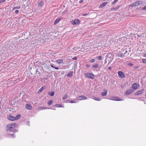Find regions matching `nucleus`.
<instances>
[{"label":"nucleus","mask_w":146,"mask_h":146,"mask_svg":"<svg viewBox=\"0 0 146 146\" xmlns=\"http://www.w3.org/2000/svg\"><path fill=\"white\" fill-rule=\"evenodd\" d=\"M16 125V123H11L8 125L6 127L7 131V132L12 131L15 132H17V130L14 129Z\"/></svg>","instance_id":"f257e3e1"},{"label":"nucleus","mask_w":146,"mask_h":146,"mask_svg":"<svg viewBox=\"0 0 146 146\" xmlns=\"http://www.w3.org/2000/svg\"><path fill=\"white\" fill-rule=\"evenodd\" d=\"M84 75L85 77L92 79H94L95 77L94 75L93 74L91 73H86L84 74Z\"/></svg>","instance_id":"f03ea898"},{"label":"nucleus","mask_w":146,"mask_h":146,"mask_svg":"<svg viewBox=\"0 0 146 146\" xmlns=\"http://www.w3.org/2000/svg\"><path fill=\"white\" fill-rule=\"evenodd\" d=\"M142 1H141L135 2L132 4H131V5L133 6H139L142 4Z\"/></svg>","instance_id":"7ed1b4c3"},{"label":"nucleus","mask_w":146,"mask_h":146,"mask_svg":"<svg viewBox=\"0 0 146 146\" xmlns=\"http://www.w3.org/2000/svg\"><path fill=\"white\" fill-rule=\"evenodd\" d=\"M80 21L78 19H75L71 21L73 25H77L79 23Z\"/></svg>","instance_id":"20e7f679"},{"label":"nucleus","mask_w":146,"mask_h":146,"mask_svg":"<svg viewBox=\"0 0 146 146\" xmlns=\"http://www.w3.org/2000/svg\"><path fill=\"white\" fill-rule=\"evenodd\" d=\"M133 91V90L132 89H128L125 92V95L128 96L130 94L132 93Z\"/></svg>","instance_id":"39448f33"},{"label":"nucleus","mask_w":146,"mask_h":146,"mask_svg":"<svg viewBox=\"0 0 146 146\" xmlns=\"http://www.w3.org/2000/svg\"><path fill=\"white\" fill-rule=\"evenodd\" d=\"M118 74L119 76L121 78H123L125 77V76L123 72L121 71L118 72Z\"/></svg>","instance_id":"423d86ee"},{"label":"nucleus","mask_w":146,"mask_h":146,"mask_svg":"<svg viewBox=\"0 0 146 146\" xmlns=\"http://www.w3.org/2000/svg\"><path fill=\"white\" fill-rule=\"evenodd\" d=\"M111 100L114 101H120L123 100L122 99H119L118 97H116L114 96L111 97Z\"/></svg>","instance_id":"0eeeda50"},{"label":"nucleus","mask_w":146,"mask_h":146,"mask_svg":"<svg viewBox=\"0 0 146 146\" xmlns=\"http://www.w3.org/2000/svg\"><path fill=\"white\" fill-rule=\"evenodd\" d=\"M87 99V98L84 96H80L77 98V99L79 100H86Z\"/></svg>","instance_id":"6e6552de"},{"label":"nucleus","mask_w":146,"mask_h":146,"mask_svg":"<svg viewBox=\"0 0 146 146\" xmlns=\"http://www.w3.org/2000/svg\"><path fill=\"white\" fill-rule=\"evenodd\" d=\"M138 84L136 83L133 84L132 86V88L135 90L137 88Z\"/></svg>","instance_id":"1a4fd4ad"},{"label":"nucleus","mask_w":146,"mask_h":146,"mask_svg":"<svg viewBox=\"0 0 146 146\" xmlns=\"http://www.w3.org/2000/svg\"><path fill=\"white\" fill-rule=\"evenodd\" d=\"M108 3V2L107 1L103 3L99 7V8H102L104 7L106 4H107Z\"/></svg>","instance_id":"9d476101"},{"label":"nucleus","mask_w":146,"mask_h":146,"mask_svg":"<svg viewBox=\"0 0 146 146\" xmlns=\"http://www.w3.org/2000/svg\"><path fill=\"white\" fill-rule=\"evenodd\" d=\"M144 89H143L141 90L138 91L137 92H136L135 93V95H140L143 93V91H144Z\"/></svg>","instance_id":"9b49d317"},{"label":"nucleus","mask_w":146,"mask_h":146,"mask_svg":"<svg viewBox=\"0 0 146 146\" xmlns=\"http://www.w3.org/2000/svg\"><path fill=\"white\" fill-rule=\"evenodd\" d=\"M25 106L26 109L29 110H31L32 108V107L28 104H27Z\"/></svg>","instance_id":"f8f14e48"},{"label":"nucleus","mask_w":146,"mask_h":146,"mask_svg":"<svg viewBox=\"0 0 146 146\" xmlns=\"http://www.w3.org/2000/svg\"><path fill=\"white\" fill-rule=\"evenodd\" d=\"M104 92H102L101 93V95L103 96H106L107 93V91L106 90L104 89Z\"/></svg>","instance_id":"ddd939ff"},{"label":"nucleus","mask_w":146,"mask_h":146,"mask_svg":"<svg viewBox=\"0 0 146 146\" xmlns=\"http://www.w3.org/2000/svg\"><path fill=\"white\" fill-rule=\"evenodd\" d=\"M15 118V117H14L11 115H9L8 118V119L9 120L12 121L15 120V119H14Z\"/></svg>","instance_id":"4468645a"},{"label":"nucleus","mask_w":146,"mask_h":146,"mask_svg":"<svg viewBox=\"0 0 146 146\" xmlns=\"http://www.w3.org/2000/svg\"><path fill=\"white\" fill-rule=\"evenodd\" d=\"M73 72H70L69 74H67V76L69 78H70L72 77L73 76Z\"/></svg>","instance_id":"2eb2a0df"},{"label":"nucleus","mask_w":146,"mask_h":146,"mask_svg":"<svg viewBox=\"0 0 146 146\" xmlns=\"http://www.w3.org/2000/svg\"><path fill=\"white\" fill-rule=\"evenodd\" d=\"M120 5L119 6H118L117 7H112L111 8V10L112 11H114L115 10V11H116V10H117L118 9H119L120 7Z\"/></svg>","instance_id":"dca6fc26"},{"label":"nucleus","mask_w":146,"mask_h":146,"mask_svg":"<svg viewBox=\"0 0 146 146\" xmlns=\"http://www.w3.org/2000/svg\"><path fill=\"white\" fill-rule=\"evenodd\" d=\"M54 106L56 107H64V105L62 104H56Z\"/></svg>","instance_id":"f3484780"},{"label":"nucleus","mask_w":146,"mask_h":146,"mask_svg":"<svg viewBox=\"0 0 146 146\" xmlns=\"http://www.w3.org/2000/svg\"><path fill=\"white\" fill-rule=\"evenodd\" d=\"M21 117V115L20 114H18L15 117V120H17Z\"/></svg>","instance_id":"a211bd4d"},{"label":"nucleus","mask_w":146,"mask_h":146,"mask_svg":"<svg viewBox=\"0 0 146 146\" xmlns=\"http://www.w3.org/2000/svg\"><path fill=\"white\" fill-rule=\"evenodd\" d=\"M45 88V87L42 86L38 91V93L41 92Z\"/></svg>","instance_id":"6ab92c4d"},{"label":"nucleus","mask_w":146,"mask_h":146,"mask_svg":"<svg viewBox=\"0 0 146 146\" xmlns=\"http://www.w3.org/2000/svg\"><path fill=\"white\" fill-rule=\"evenodd\" d=\"M56 62L58 63H61L63 62V60L62 59H58L56 60Z\"/></svg>","instance_id":"aec40b11"},{"label":"nucleus","mask_w":146,"mask_h":146,"mask_svg":"<svg viewBox=\"0 0 146 146\" xmlns=\"http://www.w3.org/2000/svg\"><path fill=\"white\" fill-rule=\"evenodd\" d=\"M60 19L59 18H57L56 20L54 21V24L55 25L57 24L60 21Z\"/></svg>","instance_id":"412c9836"},{"label":"nucleus","mask_w":146,"mask_h":146,"mask_svg":"<svg viewBox=\"0 0 146 146\" xmlns=\"http://www.w3.org/2000/svg\"><path fill=\"white\" fill-rule=\"evenodd\" d=\"M93 99L96 100L98 101H100L101 100V99L98 98H96V97H93Z\"/></svg>","instance_id":"4be33fe9"},{"label":"nucleus","mask_w":146,"mask_h":146,"mask_svg":"<svg viewBox=\"0 0 146 146\" xmlns=\"http://www.w3.org/2000/svg\"><path fill=\"white\" fill-rule=\"evenodd\" d=\"M66 102L70 103H76V102L72 100H68L66 101Z\"/></svg>","instance_id":"5701e85b"},{"label":"nucleus","mask_w":146,"mask_h":146,"mask_svg":"<svg viewBox=\"0 0 146 146\" xmlns=\"http://www.w3.org/2000/svg\"><path fill=\"white\" fill-rule=\"evenodd\" d=\"M68 97V95L67 94H66L64 95V96L62 98V99L63 100H66Z\"/></svg>","instance_id":"b1692460"},{"label":"nucleus","mask_w":146,"mask_h":146,"mask_svg":"<svg viewBox=\"0 0 146 146\" xmlns=\"http://www.w3.org/2000/svg\"><path fill=\"white\" fill-rule=\"evenodd\" d=\"M50 66L54 68L56 70H58L59 69V67H54L53 64H50Z\"/></svg>","instance_id":"393cba45"},{"label":"nucleus","mask_w":146,"mask_h":146,"mask_svg":"<svg viewBox=\"0 0 146 146\" xmlns=\"http://www.w3.org/2000/svg\"><path fill=\"white\" fill-rule=\"evenodd\" d=\"M53 102V101L52 100H49L48 102V106H49L50 105H51Z\"/></svg>","instance_id":"a878e982"},{"label":"nucleus","mask_w":146,"mask_h":146,"mask_svg":"<svg viewBox=\"0 0 146 146\" xmlns=\"http://www.w3.org/2000/svg\"><path fill=\"white\" fill-rule=\"evenodd\" d=\"M99 65L98 64H95L92 66V67L95 68H97L98 67Z\"/></svg>","instance_id":"bb28decb"},{"label":"nucleus","mask_w":146,"mask_h":146,"mask_svg":"<svg viewBox=\"0 0 146 146\" xmlns=\"http://www.w3.org/2000/svg\"><path fill=\"white\" fill-rule=\"evenodd\" d=\"M43 3L42 1H41L39 3V6H42L43 5Z\"/></svg>","instance_id":"cd10ccee"},{"label":"nucleus","mask_w":146,"mask_h":146,"mask_svg":"<svg viewBox=\"0 0 146 146\" xmlns=\"http://www.w3.org/2000/svg\"><path fill=\"white\" fill-rule=\"evenodd\" d=\"M123 52H124V54L125 55V56H127L129 54V53H128L127 54H126L128 52V51L127 50H123Z\"/></svg>","instance_id":"c85d7f7f"},{"label":"nucleus","mask_w":146,"mask_h":146,"mask_svg":"<svg viewBox=\"0 0 146 146\" xmlns=\"http://www.w3.org/2000/svg\"><path fill=\"white\" fill-rule=\"evenodd\" d=\"M48 94L50 96H53L54 94V92H52L50 93H48Z\"/></svg>","instance_id":"c756f323"},{"label":"nucleus","mask_w":146,"mask_h":146,"mask_svg":"<svg viewBox=\"0 0 146 146\" xmlns=\"http://www.w3.org/2000/svg\"><path fill=\"white\" fill-rule=\"evenodd\" d=\"M95 59H92L90 60L89 61V62H90V63H93V62H95Z\"/></svg>","instance_id":"7c9ffc66"},{"label":"nucleus","mask_w":146,"mask_h":146,"mask_svg":"<svg viewBox=\"0 0 146 146\" xmlns=\"http://www.w3.org/2000/svg\"><path fill=\"white\" fill-rule=\"evenodd\" d=\"M118 0H115L114 1H113V2L112 3V5H114L115 4L116 2H117V1Z\"/></svg>","instance_id":"2f4dec72"},{"label":"nucleus","mask_w":146,"mask_h":146,"mask_svg":"<svg viewBox=\"0 0 146 146\" xmlns=\"http://www.w3.org/2000/svg\"><path fill=\"white\" fill-rule=\"evenodd\" d=\"M143 62L145 64L146 63V59H143L142 60Z\"/></svg>","instance_id":"473e14b6"},{"label":"nucleus","mask_w":146,"mask_h":146,"mask_svg":"<svg viewBox=\"0 0 146 146\" xmlns=\"http://www.w3.org/2000/svg\"><path fill=\"white\" fill-rule=\"evenodd\" d=\"M40 109L41 110L45 109L46 108V107H40Z\"/></svg>","instance_id":"72a5a7b5"},{"label":"nucleus","mask_w":146,"mask_h":146,"mask_svg":"<svg viewBox=\"0 0 146 146\" xmlns=\"http://www.w3.org/2000/svg\"><path fill=\"white\" fill-rule=\"evenodd\" d=\"M6 1V0H0V3L4 2Z\"/></svg>","instance_id":"f704fd0d"},{"label":"nucleus","mask_w":146,"mask_h":146,"mask_svg":"<svg viewBox=\"0 0 146 146\" xmlns=\"http://www.w3.org/2000/svg\"><path fill=\"white\" fill-rule=\"evenodd\" d=\"M98 58L99 60H101L102 59V57L101 56H98Z\"/></svg>","instance_id":"c9c22d12"},{"label":"nucleus","mask_w":146,"mask_h":146,"mask_svg":"<svg viewBox=\"0 0 146 146\" xmlns=\"http://www.w3.org/2000/svg\"><path fill=\"white\" fill-rule=\"evenodd\" d=\"M36 74H39V75H40V72H39L38 71V70L37 69V70H36Z\"/></svg>","instance_id":"e433bc0d"},{"label":"nucleus","mask_w":146,"mask_h":146,"mask_svg":"<svg viewBox=\"0 0 146 146\" xmlns=\"http://www.w3.org/2000/svg\"><path fill=\"white\" fill-rule=\"evenodd\" d=\"M15 13H16V14H18L19 13V11L18 10H16L15 11Z\"/></svg>","instance_id":"4c0bfd02"},{"label":"nucleus","mask_w":146,"mask_h":146,"mask_svg":"<svg viewBox=\"0 0 146 146\" xmlns=\"http://www.w3.org/2000/svg\"><path fill=\"white\" fill-rule=\"evenodd\" d=\"M125 56V55L123 54H121V56L122 57H124Z\"/></svg>","instance_id":"58836bf2"},{"label":"nucleus","mask_w":146,"mask_h":146,"mask_svg":"<svg viewBox=\"0 0 146 146\" xmlns=\"http://www.w3.org/2000/svg\"><path fill=\"white\" fill-rule=\"evenodd\" d=\"M11 136L13 138H15V136L14 134H11Z\"/></svg>","instance_id":"ea45409f"},{"label":"nucleus","mask_w":146,"mask_h":146,"mask_svg":"<svg viewBox=\"0 0 146 146\" xmlns=\"http://www.w3.org/2000/svg\"><path fill=\"white\" fill-rule=\"evenodd\" d=\"M20 7H21L20 6H18L17 7H15V8L16 9H19Z\"/></svg>","instance_id":"a19ab883"},{"label":"nucleus","mask_w":146,"mask_h":146,"mask_svg":"<svg viewBox=\"0 0 146 146\" xmlns=\"http://www.w3.org/2000/svg\"><path fill=\"white\" fill-rule=\"evenodd\" d=\"M142 9L146 10V6H145L144 7L142 8Z\"/></svg>","instance_id":"79ce46f5"},{"label":"nucleus","mask_w":146,"mask_h":146,"mask_svg":"<svg viewBox=\"0 0 146 146\" xmlns=\"http://www.w3.org/2000/svg\"><path fill=\"white\" fill-rule=\"evenodd\" d=\"M88 15V14L87 13L85 14H82V15L83 16H86V15Z\"/></svg>","instance_id":"37998d69"},{"label":"nucleus","mask_w":146,"mask_h":146,"mask_svg":"<svg viewBox=\"0 0 146 146\" xmlns=\"http://www.w3.org/2000/svg\"><path fill=\"white\" fill-rule=\"evenodd\" d=\"M86 66L87 67V68H89L90 67V65H89V64H86Z\"/></svg>","instance_id":"c03bdc74"},{"label":"nucleus","mask_w":146,"mask_h":146,"mask_svg":"<svg viewBox=\"0 0 146 146\" xmlns=\"http://www.w3.org/2000/svg\"><path fill=\"white\" fill-rule=\"evenodd\" d=\"M27 124L28 125V126H29L30 125V122L29 121H27Z\"/></svg>","instance_id":"a18cd8bd"},{"label":"nucleus","mask_w":146,"mask_h":146,"mask_svg":"<svg viewBox=\"0 0 146 146\" xmlns=\"http://www.w3.org/2000/svg\"><path fill=\"white\" fill-rule=\"evenodd\" d=\"M83 2V0H80V1H79V3H82Z\"/></svg>","instance_id":"49530a36"},{"label":"nucleus","mask_w":146,"mask_h":146,"mask_svg":"<svg viewBox=\"0 0 146 146\" xmlns=\"http://www.w3.org/2000/svg\"><path fill=\"white\" fill-rule=\"evenodd\" d=\"M72 59L74 60H76L77 59L76 57H74L72 58Z\"/></svg>","instance_id":"de8ad7c7"},{"label":"nucleus","mask_w":146,"mask_h":146,"mask_svg":"<svg viewBox=\"0 0 146 146\" xmlns=\"http://www.w3.org/2000/svg\"><path fill=\"white\" fill-rule=\"evenodd\" d=\"M137 36L139 37H141V34H140V35H138Z\"/></svg>","instance_id":"09e8293b"},{"label":"nucleus","mask_w":146,"mask_h":146,"mask_svg":"<svg viewBox=\"0 0 146 146\" xmlns=\"http://www.w3.org/2000/svg\"><path fill=\"white\" fill-rule=\"evenodd\" d=\"M67 11H65L63 13H64V14H66V13H67Z\"/></svg>","instance_id":"8fccbe9b"},{"label":"nucleus","mask_w":146,"mask_h":146,"mask_svg":"<svg viewBox=\"0 0 146 146\" xmlns=\"http://www.w3.org/2000/svg\"><path fill=\"white\" fill-rule=\"evenodd\" d=\"M108 69L109 70H110L111 69V67L110 66V67H108Z\"/></svg>","instance_id":"3c124183"},{"label":"nucleus","mask_w":146,"mask_h":146,"mask_svg":"<svg viewBox=\"0 0 146 146\" xmlns=\"http://www.w3.org/2000/svg\"><path fill=\"white\" fill-rule=\"evenodd\" d=\"M16 9V8H15V7H13V10H14L15 9Z\"/></svg>","instance_id":"603ef678"},{"label":"nucleus","mask_w":146,"mask_h":146,"mask_svg":"<svg viewBox=\"0 0 146 146\" xmlns=\"http://www.w3.org/2000/svg\"><path fill=\"white\" fill-rule=\"evenodd\" d=\"M138 67H139L138 66H136V68H138Z\"/></svg>","instance_id":"864d4df0"},{"label":"nucleus","mask_w":146,"mask_h":146,"mask_svg":"<svg viewBox=\"0 0 146 146\" xmlns=\"http://www.w3.org/2000/svg\"><path fill=\"white\" fill-rule=\"evenodd\" d=\"M129 65H133V64H131V63H130Z\"/></svg>","instance_id":"5fc2aeb1"},{"label":"nucleus","mask_w":146,"mask_h":146,"mask_svg":"<svg viewBox=\"0 0 146 146\" xmlns=\"http://www.w3.org/2000/svg\"><path fill=\"white\" fill-rule=\"evenodd\" d=\"M145 97H146V93L145 94Z\"/></svg>","instance_id":"6e6d98bb"},{"label":"nucleus","mask_w":146,"mask_h":146,"mask_svg":"<svg viewBox=\"0 0 146 146\" xmlns=\"http://www.w3.org/2000/svg\"><path fill=\"white\" fill-rule=\"evenodd\" d=\"M31 34L30 33H29V35H30Z\"/></svg>","instance_id":"4d7b16f0"}]
</instances>
